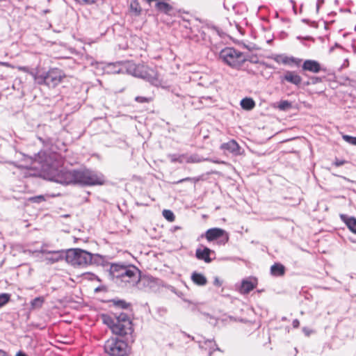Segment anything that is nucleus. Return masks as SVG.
<instances>
[{
	"instance_id": "obj_20",
	"label": "nucleus",
	"mask_w": 356,
	"mask_h": 356,
	"mask_svg": "<svg viewBox=\"0 0 356 356\" xmlns=\"http://www.w3.org/2000/svg\"><path fill=\"white\" fill-rule=\"evenodd\" d=\"M155 7L158 10L165 14H169L172 10V6L169 3L163 1L156 2Z\"/></svg>"
},
{
	"instance_id": "obj_8",
	"label": "nucleus",
	"mask_w": 356,
	"mask_h": 356,
	"mask_svg": "<svg viewBox=\"0 0 356 356\" xmlns=\"http://www.w3.org/2000/svg\"><path fill=\"white\" fill-rule=\"evenodd\" d=\"M204 236L209 242L218 240V243L222 245H225L229 240L227 232L224 229L218 227L209 229L205 232Z\"/></svg>"
},
{
	"instance_id": "obj_29",
	"label": "nucleus",
	"mask_w": 356,
	"mask_h": 356,
	"mask_svg": "<svg viewBox=\"0 0 356 356\" xmlns=\"http://www.w3.org/2000/svg\"><path fill=\"white\" fill-rule=\"evenodd\" d=\"M10 300V294L0 293V308L6 305Z\"/></svg>"
},
{
	"instance_id": "obj_19",
	"label": "nucleus",
	"mask_w": 356,
	"mask_h": 356,
	"mask_svg": "<svg viewBox=\"0 0 356 356\" xmlns=\"http://www.w3.org/2000/svg\"><path fill=\"white\" fill-rule=\"evenodd\" d=\"M191 280L195 284L198 286H204L207 282L206 277L204 275L197 272H194L192 274Z\"/></svg>"
},
{
	"instance_id": "obj_52",
	"label": "nucleus",
	"mask_w": 356,
	"mask_h": 356,
	"mask_svg": "<svg viewBox=\"0 0 356 356\" xmlns=\"http://www.w3.org/2000/svg\"><path fill=\"white\" fill-rule=\"evenodd\" d=\"M197 343H199V347H200V348H202V346H201V341H197Z\"/></svg>"
},
{
	"instance_id": "obj_49",
	"label": "nucleus",
	"mask_w": 356,
	"mask_h": 356,
	"mask_svg": "<svg viewBox=\"0 0 356 356\" xmlns=\"http://www.w3.org/2000/svg\"><path fill=\"white\" fill-rule=\"evenodd\" d=\"M175 294L177 295L179 297H181L183 295V293L181 292L178 291H177V293H175Z\"/></svg>"
},
{
	"instance_id": "obj_3",
	"label": "nucleus",
	"mask_w": 356,
	"mask_h": 356,
	"mask_svg": "<svg viewBox=\"0 0 356 356\" xmlns=\"http://www.w3.org/2000/svg\"><path fill=\"white\" fill-rule=\"evenodd\" d=\"M219 56L225 64L236 70H238L248 60L245 54L233 47H226L222 49Z\"/></svg>"
},
{
	"instance_id": "obj_44",
	"label": "nucleus",
	"mask_w": 356,
	"mask_h": 356,
	"mask_svg": "<svg viewBox=\"0 0 356 356\" xmlns=\"http://www.w3.org/2000/svg\"><path fill=\"white\" fill-rule=\"evenodd\" d=\"M292 325L294 328H297L300 325V322L298 319H294L292 322Z\"/></svg>"
},
{
	"instance_id": "obj_35",
	"label": "nucleus",
	"mask_w": 356,
	"mask_h": 356,
	"mask_svg": "<svg viewBox=\"0 0 356 356\" xmlns=\"http://www.w3.org/2000/svg\"><path fill=\"white\" fill-rule=\"evenodd\" d=\"M115 305L122 309H127L130 305L124 300H118L115 302Z\"/></svg>"
},
{
	"instance_id": "obj_41",
	"label": "nucleus",
	"mask_w": 356,
	"mask_h": 356,
	"mask_svg": "<svg viewBox=\"0 0 356 356\" xmlns=\"http://www.w3.org/2000/svg\"><path fill=\"white\" fill-rule=\"evenodd\" d=\"M311 81L312 84H316L322 81V79L318 76H313L311 78Z\"/></svg>"
},
{
	"instance_id": "obj_47",
	"label": "nucleus",
	"mask_w": 356,
	"mask_h": 356,
	"mask_svg": "<svg viewBox=\"0 0 356 356\" xmlns=\"http://www.w3.org/2000/svg\"><path fill=\"white\" fill-rule=\"evenodd\" d=\"M0 356H7L6 352L0 349Z\"/></svg>"
},
{
	"instance_id": "obj_13",
	"label": "nucleus",
	"mask_w": 356,
	"mask_h": 356,
	"mask_svg": "<svg viewBox=\"0 0 356 356\" xmlns=\"http://www.w3.org/2000/svg\"><path fill=\"white\" fill-rule=\"evenodd\" d=\"M220 149L234 155L241 154V147L235 140H230L227 143H222L220 145Z\"/></svg>"
},
{
	"instance_id": "obj_10",
	"label": "nucleus",
	"mask_w": 356,
	"mask_h": 356,
	"mask_svg": "<svg viewBox=\"0 0 356 356\" xmlns=\"http://www.w3.org/2000/svg\"><path fill=\"white\" fill-rule=\"evenodd\" d=\"M47 246V244H43L39 250H35V252L50 254V256H47L45 257V260L48 261L51 264H54L63 259L65 254H64L63 251L48 250L45 248Z\"/></svg>"
},
{
	"instance_id": "obj_7",
	"label": "nucleus",
	"mask_w": 356,
	"mask_h": 356,
	"mask_svg": "<svg viewBox=\"0 0 356 356\" xmlns=\"http://www.w3.org/2000/svg\"><path fill=\"white\" fill-rule=\"evenodd\" d=\"M104 321L108 325L112 332L115 334L124 336L131 333L130 321H125L124 323H123L119 320H114L109 318L107 320L105 319Z\"/></svg>"
},
{
	"instance_id": "obj_32",
	"label": "nucleus",
	"mask_w": 356,
	"mask_h": 356,
	"mask_svg": "<svg viewBox=\"0 0 356 356\" xmlns=\"http://www.w3.org/2000/svg\"><path fill=\"white\" fill-rule=\"evenodd\" d=\"M291 104L287 100L281 101L279 103L278 108L282 111H285L291 108Z\"/></svg>"
},
{
	"instance_id": "obj_45",
	"label": "nucleus",
	"mask_w": 356,
	"mask_h": 356,
	"mask_svg": "<svg viewBox=\"0 0 356 356\" xmlns=\"http://www.w3.org/2000/svg\"><path fill=\"white\" fill-rule=\"evenodd\" d=\"M76 2L81 4L90 3V0H75Z\"/></svg>"
},
{
	"instance_id": "obj_5",
	"label": "nucleus",
	"mask_w": 356,
	"mask_h": 356,
	"mask_svg": "<svg viewBox=\"0 0 356 356\" xmlns=\"http://www.w3.org/2000/svg\"><path fill=\"white\" fill-rule=\"evenodd\" d=\"M104 350L110 356H129L131 348L125 341L113 337L106 341Z\"/></svg>"
},
{
	"instance_id": "obj_16",
	"label": "nucleus",
	"mask_w": 356,
	"mask_h": 356,
	"mask_svg": "<svg viewBox=\"0 0 356 356\" xmlns=\"http://www.w3.org/2000/svg\"><path fill=\"white\" fill-rule=\"evenodd\" d=\"M340 218L341 220L346 225L348 228L353 233L356 234V218L350 217L346 214H341Z\"/></svg>"
},
{
	"instance_id": "obj_24",
	"label": "nucleus",
	"mask_w": 356,
	"mask_h": 356,
	"mask_svg": "<svg viewBox=\"0 0 356 356\" xmlns=\"http://www.w3.org/2000/svg\"><path fill=\"white\" fill-rule=\"evenodd\" d=\"M168 157L170 159L172 163H186L187 154H170L168 156Z\"/></svg>"
},
{
	"instance_id": "obj_48",
	"label": "nucleus",
	"mask_w": 356,
	"mask_h": 356,
	"mask_svg": "<svg viewBox=\"0 0 356 356\" xmlns=\"http://www.w3.org/2000/svg\"><path fill=\"white\" fill-rule=\"evenodd\" d=\"M170 291L175 293H177V290L173 286H170Z\"/></svg>"
},
{
	"instance_id": "obj_11",
	"label": "nucleus",
	"mask_w": 356,
	"mask_h": 356,
	"mask_svg": "<svg viewBox=\"0 0 356 356\" xmlns=\"http://www.w3.org/2000/svg\"><path fill=\"white\" fill-rule=\"evenodd\" d=\"M280 79L282 83L286 81L297 86H299L302 82V77L295 71L286 70Z\"/></svg>"
},
{
	"instance_id": "obj_2",
	"label": "nucleus",
	"mask_w": 356,
	"mask_h": 356,
	"mask_svg": "<svg viewBox=\"0 0 356 356\" xmlns=\"http://www.w3.org/2000/svg\"><path fill=\"white\" fill-rule=\"evenodd\" d=\"M109 275L113 281L122 287L131 288L143 283L151 284L155 283L152 277H145L140 279V270L135 266L131 264H112L109 268Z\"/></svg>"
},
{
	"instance_id": "obj_42",
	"label": "nucleus",
	"mask_w": 356,
	"mask_h": 356,
	"mask_svg": "<svg viewBox=\"0 0 356 356\" xmlns=\"http://www.w3.org/2000/svg\"><path fill=\"white\" fill-rule=\"evenodd\" d=\"M302 332L307 337H309L310 334L312 332V330L308 327H305L302 328Z\"/></svg>"
},
{
	"instance_id": "obj_54",
	"label": "nucleus",
	"mask_w": 356,
	"mask_h": 356,
	"mask_svg": "<svg viewBox=\"0 0 356 356\" xmlns=\"http://www.w3.org/2000/svg\"><path fill=\"white\" fill-rule=\"evenodd\" d=\"M316 6H317V9H318V6H319V5H318V2L317 3Z\"/></svg>"
},
{
	"instance_id": "obj_43",
	"label": "nucleus",
	"mask_w": 356,
	"mask_h": 356,
	"mask_svg": "<svg viewBox=\"0 0 356 356\" xmlns=\"http://www.w3.org/2000/svg\"><path fill=\"white\" fill-rule=\"evenodd\" d=\"M213 284L217 286H220L222 284V282L218 277H216L213 281Z\"/></svg>"
},
{
	"instance_id": "obj_1",
	"label": "nucleus",
	"mask_w": 356,
	"mask_h": 356,
	"mask_svg": "<svg viewBox=\"0 0 356 356\" xmlns=\"http://www.w3.org/2000/svg\"><path fill=\"white\" fill-rule=\"evenodd\" d=\"M22 156L25 163L16 165L18 168L35 170L33 175L41 173L45 179L60 184L92 186L102 185L104 183V177L102 174L90 170H65L63 168V156L56 152L40 151L34 158L24 154Z\"/></svg>"
},
{
	"instance_id": "obj_26",
	"label": "nucleus",
	"mask_w": 356,
	"mask_h": 356,
	"mask_svg": "<svg viewBox=\"0 0 356 356\" xmlns=\"http://www.w3.org/2000/svg\"><path fill=\"white\" fill-rule=\"evenodd\" d=\"M44 302V298L43 297H37L33 299L31 302V307L32 309H40L42 307L43 303Z\"/></svg>"
},
{
	"instance_id": "obj_28",
	"label": "nucleus",
	"mask_w": 356,
	"mask_h": 356,
	"mask_svg": "<svg viewBox=\"0 0 356 356\" xmlns=\"http://www.w3.org/2000/svg\"><path fill=\"white\" fill-rule=\"evenodd\" d=\"M200 180V177H186V178L179 179L177 181H172L171 184L173 185H176V184H181L183 182H186V181L196 184Z\"/></svg>"
},
{
	"instance_id": "obj_39",
	"label": "nucleus",
	"mask_w": 356,
	"mask_h": 356,
	"mask_svg": "<svg viewBox=\"0 0 356 356\" xmlns=\"http://www.w3.org/2000/svg\"><path fill=\"white\" fill-rule=\"evenodd\" d=\"M284 54L275 55L273 59L277 63H282V59Z\"/></svg>"
},
{
	"instance_id": "obj_34",
	"label": "nucleus",
	"mask_w": 356,
	"mask_h": 356,
	"mask_svg": "<svg viewBox=\"0 0 356 356\" xmlns=\"http://www.w3.org/2000/svg\"><path fill=\"white\" fill-rule=\"evenodd\" d=\"M131 9L135 11L136 13L139 14L140 13V7L138 3L136 1H134L131 2L130 4Z\"/></svg>"
},
{
	"instance_id": "obj_25",
	"label": "nucleus",
	"mask_w": 356,
	"mask_h": 356,
	"mask_svg": "<svg viewBox=\"0 0 356 356\" xmlns=\"http://www.w3.org/2000/svg\"><path fill=\"white\" fill-rule=\"evenodd\" d=\"M31 74L33 76L34 80L39 85H46L47 86V77L46 72H44L40 74H34L31 72Z\"/></svg>"
},
{
	"instance_id": "obj_15",
	"label": "nucleus",
	"mask_w": 356,
	"mask_h": 356,
	"mask_svg": "<svg viewBox=\"0 0 356 356\" xmlns=\"http://www.w3.org/2000/svg\"><path fill=\"white\" fill-rule=\"evenodd\" d=\"M211 253H214V252L207 247H204L203 248H197L196 250L195 257L199 260L210 263L212 261V259L210 257Z\"/></svg>"
},
{
	"instance_id": "obj_36",
	"label": "nucleus",
	"mask_w": 356,
	"mask_h": 356,
	"mask_svg": "<svg viewBox=\"0 0 356 356\" xmlns=\"http://www.w3.org/2000/svg\"><path fill=\"white\" fill-rule=\"evenodd\" d=\"M29 200L34 203H40L42 201H44L45 199L42 195H38L30 197Z\"/></svg>"
},
{
	"instance_id": "obj_30",
	"label": "nucleus",
	"mask_w": 356,
	"mask_h": 356,
	"mask_svg": "<svg viewBox=\"0 0 356 356\" xmlns=\"http://www.w3.org/2000/svg\"><path fill=\"white\" fill-rule=\"evenodd\" d=\"M163 216L169 222H173L175 218V216L173 212L171 211L170 210H167V209L163 210Z\"/></svg>"
},
{
	"instance_id": "obj_33",
	"label": "nucleus",
	"mask_w": 356,
	"mask_h": 356,
	"mask_svg": "<svg viewBox=\"0 0 356 356\" xmlns=\"http://www.w3.org/2000/svg\"><path fill=\"white\" fill-rule=\"evenodd\" d=\"M204 343L207 344V343H213V346L210 348V353H213L214 351L222 352L221 349L218 346L216 343V341L213 339L205 340Z\"/></svg>"
},
{
	"instance_id": "obj_17",
	"label": "nucleus",
	"mask_w": 356,
	"mask_h": 356,
	"mask_svg": "<svg viewBox=\"0 0 356 356\" xmlns=\"http://www.w3.org/2000/svg\"><path fill=\"white\" fill-rule=\"evenodd\" d=\"M204 161H209L213 163H220V162L218 161L212 160V159H210L208 158H204L197 154H193L191 155L187 154L186 163H201Z\"/></svg>"
},
{
	"instance_id": "obj_40",
	"label": "nucleus",
	"mask_w": 356,
	"mask_h": 356,
	"mask_svg": "<svg viewBox=\"0 0 356 356\" xmlns=\"http://www.w3.org/2000/svg\"><path fill=\"white\" fill-rule=\"evenodd\" d=\"M346 163V161L344 160H340L338 159H336V160L334 162V165L337 167L341 166Z\"/></svg>"
},
{
	"instance_id": "obj_18",
	"label": "nucleus",
	"mask_w": 356,
	"mask_h": 356,
	"mask_svg": "<svg viewBox=\"0 0 356 356\" xmlns=\"http://www.w3.org/2000/svg\"><path fill=\"white\" fill-rule=\"evenodd\" d=\"M270 273L275 277L283 276L285 273V267L280 263H275L270 267Z\"/></svg>"
},
{
	"instance_id": "obj_4",
	"label": "nucleus",
	"mask_w": 356,
	"mask_h": 356,
	"mask_svg": "<svg viewBox=\"0 0 356 356\" xmlns=\"http://www.w3.org/2000/svg\"><path fill=\"white\" fill-rule=\"evenodd\" d=\"M127 70L133 76L143 79L153 86H159L161 84L157 72L152 68L145 65L132 64L129 65Z\"/></svg>"
},
{
	"instance_id": "obj_53",
	"label": "nucleus",
	"mask_w": 356,
	"mask_h": 356,
	"mask_svg": "<svg viewBox=\"0 0 356 356\" xmlns=\"http://www.w3.org/2000/svg\"><path fill=\"white\" fill-rule=\"evenodd\" d=\"M44 13H49V10H46L44 11Z\"/></svg>"
},
{
	"instance_id": "obj_23",
	"label": "nucleus",
	"mask_w": 356,
	"mask_h": 356,
	"mask_svg": "<svg viewBox=\"0 0 356 356\" xmlns=\"http://www.w3.org/2000/svg\"><path fill=\"white\" fill-rule=\"evenodd\" d=\"M301 62L300 59L296 58L293 56H287L286 55H283V58L282 59V63L284 65H292L295 64L296 65H298Z\"/></svg>"
},
{
	"instance_id": "obj_46",
	"label": "nucleus",
	"mask_w": 356,
	"mask_h": 356,
	"mask_svg": "<svg viewBox=\"0 0 356 356\" xmlns=\"http://www.w3.org/2000/svg\"><path fill=\"white\" fill-rule=\"evenodd\" d=\"M15 356H27L24 352L19 351Z\"/></svg>"
},
{
	"instance_id": "obj_21",
	"label": "nucleus",
	"mask_w": 356,
	"mask_h": 356,
	"mask_svg": "<svg viewBox=\"0 0 356 356\" xmlns=\"http://www.w3.org/2000/svg\"><path fill=\"white\" fill-rule=\"evenodd\" d=\"M104 70L108 74H119L122 72V68L120 63H108Z\"/></svg>"
},
{
	"instance_id": "obj_22",
	"label": "nucleus",
	"mask_w": 356,
	"mask_h": 356,
	"mask_svg": "<svg viewBox=\"0 0 356 356\" xmlns=\"http://www.w3.org/2000/svg\"><path fill=\"white\" fill-rule=\"evenodd\" d=\"M241 106L243 109L250 111L255 106V102L251 98H244L241 101Z\"/></svg>"
},
{
	"instance_id": "obj_31",
	"label": "nucleus",
	"mask_w": 356,
	"mask_h": 356,
	"mask_svg": "<svg viewBox=\"0 0 356 356\" xmlns=\"http://www.w3.org/2000/svg\"><path fill=\"white\" fill-rule=\"evenodd\" d=\"M342 138L348 143L356 146V137L343 134Z\"/></svg>"
},
{
	"instance_id": "obj_37",
	"label": "nucleus",
	"mask_w": 356,
	"mask_h": 356,
	"mask_svg": "<svg viewBox=\"0 0 356 356\" xmlns=\"http://www.w3.org/2000/svg\"><path fill=\"white\" fill-rule=\"evenodd\" d=\"M135 101L138 103H147L151 101V98L138 96V97H136Z\"/></svg>"
},
{
	"instance_id": "obj_38",
	"label": "nucleus",
	"mask_w": 356,
	"mask_h": 356,
	"mask_svg": "<svg viewBox=\"0 0 356 356\" xmlns=\"http://www.w3.org/2000/svg\"><path fill=\"white\" fill-rule=\"evenodd\" d=\"M114 320H119L123 323H124L125 321H129L128 316L126 314L121 313L119 316L114 318Z\"/></svg>"
},
{
	"instance_id": "obj_6",
	"label": "nucleus",
	"mask_w": 356,
	"mask_h": 356,
	"mask_svg": "<svg viewBox=\"0 0 356 356\" xmlns=\"http://www.w3.org/2000/svg\"><path fill=\"white\" fill-rule=\"evenodd\" d=\"M65 260L74 266L90 265L91 253L79 248L70 249L65 252Z\"/></svg>"
},
{
	"instance_id": "obj_51",
	"label": "nucleus",
	"mask_w": 356,
	"mask_h": 356,
	"mask_svg": "<svg viewBox=\"0 0 356 356\" xmlns=\"http://www.w3.org/2000/svg\"><path fill=\"white\" fill-rule=\"evenodd\" d=\"M188 337L191 338L192 340H195V338L189 334L187 335Z\"/></svg>"
},
{
	"instance_id": "obj_9",
	"label": "nucleus",
	"mask_w": 356,
	"mask_h": 356,
	"mask_svg": "<svg viewBox=\"0 0 356 356\" xmlns=\"http://www.w3.org/2000/svg\"><path fill=\"white\" fill-rule=\"evenodd\" d=\"M64 75L61 70L54 68L46 72L47 86L49 88H55L62 81Z\"/></svg>"
},
{
	"instance_id": "obj_27",
	"label": "nucleus",
	"mask_w": 356,
	"mask_h": 356,
	"mask_svg": "<svg viewBox=\"0 0 356 356\" xmlns=\"http://www.w3.org/2000/svg\"><path fill=\"white\" fill-rule=\"evenodd\" d=\"M104 262V258L98 254H91V259L90 261V265L95 264V265H101Z\"/></svg>"
},
{
	"instance_id": "obj_14",
	"label": "nucleus",
	"mask_w": 356,
	"mask_h": 356,
	"mask_svg": "<svg viewBox=\"0 0 356 356\" xmlns=\"http://www.w3.org/2000/svg\"><path fill=\"white\" fill-rule=\"evenodd\" d=\"M302 68L304 71L312 73H318L322 70L321 64L315 60H305Z\"/></svg>"
},
{
	"instance_id": "obj_12",
	"label": "nucleus",
	"mask_w": 356,
	"mask_h": 356,
	"mask_svg": "<svg viewBox=\"0 0 356 356\" xmlns=\"http://www.w3.org/2000/svg\"><path fill=\"white\" fill-rule=\"evenodd\" d=\"M257 285V279L255 277H249L241 282L240 292L242 294H247L256 288Z\"/></svg>"
},
{
	"instance_id": "obj_50",
	"label": "nucleus",
	"mask_w": 356,
	"mask_h": 356,
	"mask_svg": "<svg viewBox=\"0 0 356 356\" xmlns=\"http://www.w3.org/2000/svg\"><path fill=\"white\" fill-rule=\"evenodd\" d=\"M20 69L24 72H27V68L26 67H20Z\"/></svg>"
}]
</instances>
